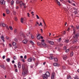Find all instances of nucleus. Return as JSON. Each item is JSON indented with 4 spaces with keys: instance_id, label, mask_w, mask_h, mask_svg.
<instances>
[{
    "instance_id": "f8f14e48",
    "label": "nucleus",
    "mask_w": 79,
    "mask_h": 79,
    "mask_svg": "<svg viewBox=\"0 0 79 79\" xmlns=\"http://www.w3.org/2000/svg\"><path fill=\"white\" fill-rule=\"evenodd\" d=\"M18 67L19 68H21V63L20 62H19L18 64Z\"/></svg>"
},
{
    "instance_id": "c03bdc74",
    "label": "nucleus",
    "mask_w": 79,
    "mask_h": 79,
    "mask_svg": "<svg viewBox=\"0 0 79 79\" xmlns=\"http://www.w3.org/2000/svg\"><path fill=\"white\" fill-rule=\"evenodd\" d=\"M72 5H73V6H76V4L74 3H72Z\"/></svg>"
},
{
    "instance_id": "1a4fd4ad",
    "label": "nucleus",
    "mask_w": 79,
    "mask_h": 79,
    "mask_svg": "<svg viewBox=\"0 0 79 79\" xmlns=\"http://www.w3.org/2000/svg\"><path fill=\"white\" fill-rule=\"evenodd\" d=\"M0 38L3 41V42H5V40H4V36H3V35H2L0 36Z\"/></svg>"
},
{
    "instance_id": "39448f33",
    "label": "nucleus",
    "mask_w": 79,
    "mask_h": 79,
    "mask_svg": "<svg viewBox=\"0 0 79 79\" xmlns=\"http://www.w3.org/2000/svg\"><path fill=\"white\" fill-rule=\"evenodd\" d=\"M41 44L43 45L44 47L46 48L47 47V45L45 43V40H41Z\"/></svg>"
},
{
    "instance_id": "f03ea898",
    "label": "nucleus",
    "mask_w": 79,
    "mask_h": 79,
    "mask_svg": "<svg viewBox=\"0 0 79 79\" xmlns=\"http://www.w3.org/2000/svg\"><path fill=\"white\" fill-rule=\"evenodd\" d=\"M16 3L17 4H18L19 3L20 4V8H22L23 7V6H25V5H26V4L24 3L23 2V1H21L19 2L18 1H16Z\"/></svg>"
},
{
    "instance_id": "412c9836",
    "label": "nucleus",
    "mask_w": 79,
    "mask_h": 79,
    "mask_svg": "<svg viewBox=\"0 0 79 79\" xmlns=\"http://www.w3.org/2000/svg\"><path fill=\"white\" fill-rule=\"evenodd\" d=\"M50 44H51V45H54V42L53 41H50Z\"/></svg>"
},
{
    "instance_id": "cd10ccee",
    "label": "nucleus",
    "mask_w": 79,
    "mask_h": 79,
    "mask_svg": "<svg viewBox=\"0 0 79 79\" xmlns=\"http://www.w3.org/2000/svg\"><path fill=\"white\" fill-rule=\"evenodd\" d=\"M21 21L22 23H23V18H21Z\"/></svg>"
},
{
    "instance_id": "393cba45",
    "label": "nucleus",
    "mask_w": 79,
    "mask_h": 79,
    "mask_svg": "<svg viewBox=\"0 0 79 79\" xmlns=\"http://www.w3.org/2000/svg\"><path fill=\"white\" fill-rule=\"evenodd\" d=\"M54 61L56 62H57V61H58V59H57V58H55Z\"/></svg>"
},
{
    "instance_id": "de8ad7c7",
    "label": "nucleus",
    "mask_w": 79,
    "mask_h": 79,
    "mask_svg": "<svg viewBox=\"0 0 79 79\" xmlns=\"http://www.w3.org/2000/svg\"><path fill=\"white\" fill-rule=\"evenodd\" d=\"M46 42H48V43H50V41L49 40H46Z\"/></svg>"
},
{
    "instance_id": "e2e57ef3",
    "label": "nucleus",
    "mask_w": 79,
    "mask_h": 79,
    "mask_svg": "<svg viewBox=\"0 0 79 79\" xmlns=\"http://www.w3.org/2000/svg\"><path fill=\"white\" fill-rule=\"evenodd\" d=\"M45 64H46V62H44V63H43V65H45Z\"/></svg>"
},
{
    "instance_id": "338daca9",
    "label": "nucleus",
    "mask_w": 79,
    "mask_h": 79,
    "mask_svg": "<svg viewBox=\"0 0 79 79\" xmlns=\"http://www.w3.org/2000/svg\"><path fill=\"white\" fill-rule=\"evenodd\" d=\"M16 9H18V8H19V7L17 6V7H16Z\"/></svg>"
},
{
    "instance_id": "9b49d317",
    "label": "nucleus",
    "mask_w": 79,
    "mask_h": 79,
    "mask_svg": "<svg viewBox=\"0 0 79 79\" xmlns=\"http://www.w3.org/2000/svg\"><path fill=\"white\" fill-rule=\"evenodd\" d=\"M50 60H53V55L52 54H50Z\"/></svg>"
},
{
    "instance_id": "bf43d9fd",
    "label": "nucleus",
    "mask_w": 79,
    "mask_h": 79,
    "mask_svg": "<svg viewBox=\"0 0 79 79\" xmlns=\"http://www.w3.org/2000/svg\"><path fill=\"white\" fill-rule=\"evenodd\" d=\"M12 63H15V60H13L12 61Z\"/></svg>"
},
{
    "instance_id": "f257e3e1",
    "label": "nucleus",
    "mask_w": 79,
    "mask_h": 79,
    "mask_svg": "<svg viewBox=\"0 0 79 79\" xmlns=\"http://www.w3.org/2000/svg\"><path fill=\"white\" fill-rule=\"evenodd\" d=\"M22 68L23 69L22 75L23 77L26 76V74H27L28 72V66L26 67V65L24 64H23L22 65Z\"/></svg>"
},
{
    "instance_id": "423d86ee",
    "label": "nucleus",
    "mask_w": 79,
    "mask_h": 79,
    "mask_svg": "<svg viewBox=\"0 0 79 79\" xmlns=\"http://www.w3.org/2000/svg\"><path fill=\"white\" fill-rule=\"evenodd\" d=\"M55 73H53L52 74L51 79H55Z\"/></svg>"
},
{
    "instance_id": "69168bd1",
    "label": "nucleus",
    "mask_w": 79,
    "mask_h": 79,
    "mask_svg": "<svg viewBox=\"0 0 79 79\" xmlns=\"http://www.w3.org/2000/svg\"><path fill=\"white\" fill-rule=\"evenodd\" d=\"M73 9L74 10H77V9H76V8H75V7H74L73 8Z\"/></svg>"
},
{
    "instance_id": "a18cd8bd",
    "label": "nucleus",
    "mask_w": 79,
    "mask_h": 79,
    "mask_svg": "<svg viewBox=\"0 0 79 79\" xmlns=\"http://www.w3.org/2000/svg\"><path fill=\"white\" fill-rule=\"evenodd\" d=\"M61 38H60L58 40V41L59 42H61Z\"/></svg>"
},
{
    "instance_id": "6ab92c4d",
    "label": "nucleus",
    "mask_w": 79,
    "mask_h": 79,
    "mask_svg": "<svg viewBox=\"0 0 79 79\" xmlns=\"http://www.w3.org/2000/svg\"><path fill=\"white\" fill-rule=\"evenodd\" d=\"M53 65L54 66H58V64L57 63H54Z\"/></svg>"
},
{
    "instance_id": "603ef678",
    "label": "nucleus",
    "mask_w": 79,
    "mask_h": 79,
    "mask_svg": "<svg viewBox=\"0 0 79 79\" xmlns=\"http://www.w3.org/2000/svg\"><path fill=\"white\" fill-rule=\"evenodd\" d=\"M63 45L62 44H60V46L61 47L63 46Z\"/></svg>"
},
{
    "instance_id": "49530a36",
    "label": "nucleus",
    "mask_w": 79,
    "mask_h": 79,
    "mask_svg": "<svg viewBox=\"0 0 79 79\" xmlns=\"http://www.w3.org/2000/svg\"><path fill=\"white\" fill-rule=\"evenodd\" d=\"M21 61H23V62H24L25 61L24 60V59H22Z\"/></svg>"
},
{
    "instance_id": "f3484780",
    "label": "nucleus",
    "mask_w": 79,
    "mask_h": 79,
    "mask_svg": "<svg viewBox=\"0 0 79 79\" xmlns=\"http://www.w3.org/2000/svg\"><path fill=\"white\" fill-rule=\"evenodd\" d=\"M77 42V39H75L73 41V44H76Z\"/></svg>"
},
{
    "instance_id": "6e6d98bb",
    "label": "nucleus",
    "mask_w": 79,
    "mask_h": 79,
    "mask_svg": "<svg viewBox=\"0 0 79 79\" xmlns=\"http://www.w3.org/2000/svg\"><path fill=\"white\" fill-rule=\"evenodd\" d=\"M40 24H39V26H42V23H40Z\"/></svg>"
},
{
    "instance_id": "72a5a7b5",
    "label": "nucleus",
    "mask_w": 79,
    "mask_h": 79,
    "mask_svg": "<svg viewBox=\"0 0 79 79\" xmlns=\"http://www.w3.org/2000/svg\"><path fill=\"white\" fill-rule=\"evenodd\" d=\"M37 44L38 45V46H40V43L38 42L37 43Z\"/></svg>"
},
{
    "instance_id": "58836bf2",
    "label": "nucleus",
    "mask_w": 79,
    "mask_h": 79,
    "mask_svg": "<svg viewBox=\"0 0 79 79\" xmlns=\"http://www.w3.org/2000/svg\"><path fill=\"white\" fill-rule=\"evenodd\" d=\"M76 28L77 29H79V26H76Z\"/></svg>"
},
{
    "instance_id": "09e8293b",
    "label": "nucleus",
    "mask_w": 79,
    "mask_h": 79,
    "mask_svg": "<svg viewBox=\"0 0 79 79\" xmlns=\"http://www.w3.org/2000/svg\"><path fill=\"white\" fill-rule=\"evenodd\" d=\"M15 32L16 33V32H17V30L16 29H15Z\"/></svg>"
},
{
    "instance_id": "7c9ffc66",
    "label": "nucleus",
    "mask_w": 79,
    "mask_h": 79,
    "mask_svg": "<svg viewBox=\"0 0 79 79\" xmlns=\"http://www.w3.org/2000/svg\"><path fill=\"white\" fill-rule=\"evenodd\" d=\"M13 3H14V1H12L11 2V5H13Z\"/></svg>"
},
{
    "instance_id": "680f3d73",
    "label": "nucleus",
    "mask_w": 79,
    "mask_h": 79,
    "mask_svg": "<svg viewBox=\"0 0 79 79\" xmlns=\"http://www.w3.org/2000/svg\"><path fill=\"white\" fill-rule=\"evenodd\" d=\"M3 16H5V13H3Z\"/></svg>"
},
{
    "instance_id": "37998d69",
    "label": "nucleus",
    "mask_w": 79,
    "mask_h": 79,
    "mask_svg": "<svg viewBox=\"0 0 79 79\" xmlns=\"http://www.w3.org/2000/svg\"><path fill=\"white\" fill-rule=\"evenodd\" d=\"M27 15L28 17H30V16H29V15H30L29 14V13H27Z\"/></svg>"
},
{
    "instance_id": "c9c22d12",
    "label": "nucleus",
    "mask_w": 79,
    "mask_h": 79,
    "mask_svg": "<svg viewBox=\"0 0 79 79\" xmlns=\"http://www.w3.org/2000/svg\"><path fill=\"white\" fill-rule=\"evenodd\" d=\"M14 40L15 42H18V39H17L16 38H15Z\"/></svg>"
},
{
    "instance_id": "7ed1b4c3",
    "label": "nucleus",
    "mask_w": 79,
    "mask_h": 79,
    "mask_svg": "<svg viewBox=\"0 0 79 79\" xmlns=\"http://www.w3.org/2000/svg\"><path fill=\"white\" fill-rule=\"evenodd\" d=\"M49 75H50V73L48 72H47L45 75H44L43 76V77L44 79H48V77H49Z\"/></svg>"
},
{
    "instance_id": "774afa93",
    "label": "nucleus",
    "mask_w": 79,
    "mask_h": 79,
    "mask_svg": "<svg viewBox=\"0 0 79 79\" xmlns=\"http://www.w3.org/2000/svg\"><path fill=\"white\" fill-rule=\"evenodd\" d=\"M20 58H23V56H20Z\"/></svg>"
},
{
    "instance_id": "0eeeda50",
    "label": "nucleus",
    "mask_w": 79,
    "mask_h": 79,
    "mask_svg": "<svg viewBox=\"0 0 79 79\" xmlns=\"http://www.w3.org/2000/svg\"><path fill=\"white\" fill-rule=\"evenodd\" d=\"M0 2L1 3V5H2V4L5 5V1L4 0H0Z\"/></svg>"
},
{
    "instance_id": "8fccbe9b",
    "label": "nucleus",
    "mask_w": 79,
    "mask_h": 79,
    "mask_svg": "<svg viewBox=\"0 0 79 79\" xmlns=\"http://www.w3.org/2000/svg\"><path fill=\"white\" fill-rule=\"evenodd\" d=\"M6 28H7V29H8V30H9V28H8V26H6Z\"/></svg>"
},
{
    "instance_id": "2f4dec72",
    "label": "nucleus",
    "mask_w": 79,
    "mask_h": 79,
    "mask_svg": "<svg viewBox=\"0 0 79 79\" xmlns=\"http://www.w3.org/2000/svg\"><path fill=\"white\" fill-rule=\"evenodd\" d=\"M69 51V49H68L66 50L65 52H66V53H68V52Z\"/></svg>"
},
{
    "instance_id": "a211bd4d",
    "label": "nucleus",
    "mask_w": 79,
    "mask_h": 79,
    "mask_svg": "<svg viewBox=\"0 0 79 79\" xmlns=\"http://www.w3.org/2000/svg\"><path fill=\"white\" fill-rule=\"evenodd\" d=\"M0 67L1 68H3V69H6V68L5 67V66H4V65H1Z\"/></svg>"
},
{
    "instance_id": "4be33fe9",
    "label": "nucleus",
    "mask_w": 79,
    "mask_h": 79,
    "mask_svg": "<svg viewBox=\"0 0 79 79\" xmlns=\"http://www.w3.org/2000/svg\"><path fill=\"white\" fill-rule=\"evenodd\" d=\"M12 44L13 45V46H16V43L15 42H13L12 43Z\"/></svg>"
},
{
    "instance_id": "a878e982",
    "label": "nucleus",
    "mask_w": 79,
    "mask_h": 79,
    "mask_svg": "<svg viewBox=\"0 0 79 79\" xmlns=\"http://www.w3.org/2000/svg\"><path fill=\"white\" fill-rule=\"evenodd\" d=\"M37 38L38 39V40H40V36H39V35H37Z\"/></svg>"
},
{
    "instance_id": "b1692460",
    "label": "nucleus",
    "mask_w": 79,
    "mask_h": 79,
    "mask_svg": "<svg viewBox=\"0 0 79 79\" xmlns=\"http://www.w3.org/2000/svg\"><path fill=\"white\" fill-rule=\"evenodd\" d=\"M14 60H15L17 59V57H16V56H15L13 57Z\"/></svg>"
},
{
    "instance_id": "dca6fc26",
    "label": "nucleus",
    "mask_w": 79,
    "mask_h": 79,
    "mask_svg": "<svg viewBox=\"0 0 79 79\" xmlns=\"http://www.w3.org/2000/svg\"><path fill=\"white\" fill-rule=\"evenodd\" d=\"M6 12L7 14H9L10 13V10H9L8 9H6Z\"/></svg>"
},
{
    "instance_id": "f704fd0d",
    "label": "nucleus",
    "mask_w": 79,
    "mask_h": 79,
    "mask_svg": "<svg viewBox=\"0 0 79 79\" xmlns=\"http://www.w3.org/2000/svg\"><path fill=\"white\" fill-rule=\"evenodd\" d=\"M2 26H3V27H5V23H2Z\"/></svg>"
},
{
    "instance_id": "bb28decb",
    "label": "nucleus",
    "mask_w": 79,
    "mask_h": 79,
    "mask_svg": "<svg viewBox=\"0 0 79 79\" xmlns=\"http://www.w3.org/2000/svg\"><path fill=\"white\" fill-rule=\"evenodd\" d=\"M6 60L7 62H8L10 61V58H8L6 59Z\"/></svg>"
},
{
    "instance_id": "79ce46f5",
    "label": "nucleus",
    "mask_w": 79,
    "mask_h": 79,
    "mask_svg": "<svg viewBox=\"0 0 79 79\" xmlns=\"http://www.w3.org/2000/svg\"><path fill=\"white\" fill-rule=\"evenodd\" d=\"M36 18H37V19H39V16H38V15H36Z\"/></svg>"
},
{
    "instance_id": "3c124183",
    "label": "nucleus",
    "mask_w": 79,
    "mask_h": 79,
    "mask_svg": "<svg viewBox=\"0 0 79 79\" xmlns=\"http://www.w3.org/2000/svg\"><path fill=\"white\" fill-rule=\"evenodd\" d=\"M2 58H3V59H5V56H2Z\"/></svg>"
},
{
    "instance_id": "e433bc0d",
    "label": "nucleus",
    "mask_w": 79,
    "mask_h": 79,
    "mask_svg": "<svg viewBox=\"0 0 79 79\" xmlns=\"http://www.w3.org/2000/svg\"><path fill=\"white\" fill-rule=\"evenodd\" d=\"M14 19L16 21H17V18H16V17H15L14 18Z\"/></svg>"
},
{
    "instance_id": "052dcab7",
    "label": "nucleus",
    "mask_w": 79,
    "mask_h": 79,
    "mask_svg": "<svg viewBox=\"0 0 79 79\" xmlns=\"http://www.w3.org/2000/svg\"><path fill=\"white\" fill-rule=\"evenodd\" d=\"M70 28H69V27L68 28V29H67V31H69L70 30Z\"/></svg>"
},
{
    "instance_id": "4468645a",
    "label": "nucleus",
    "mask_w": 79,
    "mask_h": 79,
    "mask_svg": "<svg viewBox=\"0 0 79 79\" xmlns=\"http://www.w3.org/2000/svg\"><path fill=\"white\" fill-rule=\"evenodd\" d=\"M27 61L29 62H31V61H32V58L31 57L30 58H29L28 59Z\"/></svg>"
},
{
    "instance_id": "c85d7f7f",
    "label": "nucleus",
    "mask_w": 79,
    "mask_h": 79,
    "mask_svg": "<svg viewBox=\"0 0 79 79\" xmlns=\"http://www.w3.org/2000/svg\"><path fill=\"white\" fill-rule=\"evenodd\" d=\"M30 43H31V44H32V45H34V42H33V41H31H31H30Z\"/></svg>"
},
{
    "instance_id": "4c0bfd02",
    "label": "nucleus",
    "mask_w": 79,
    "mask_h": 79,
    "mask_svg": "<svg viewBox=\"0 0 79 79\" xmlns=\"http://www.w3.org/2000/svg\"><path fill=\"white\" fill-rule=\"evenodd\" d=\"M31 39H34V36L33 35H32L31 36Z\"/></svg>"
},
{
    "instance_id": "5fc2aeb1",
    "label": "nucleus",
    "mask_w": 79,
    "mask_h": 79,
    "mask_svg": "<svg viewBox=\"0 0 79 79\" xmlns=\"http://www.w3.org/2000/svg\"><path fill=\"white\" fill-rule=\"evenodd\" d=\"M63 34H64V35L66 34V31H64Z\"/></svg>"
},
{
    "instance_id": "ddd939ff",
    "label": "nucleus",
    "mask_w": 79,
    "mask_h": 79,
    "mask_svg": "<svg viewBox=\"0 0 79 79\" xmlns=\"http://www.w3.org/2000/svg\"><path fill=\"white\" fill-rule=\"evenodd\" d=\"M56 2L59 6H61V4H60V2L58 1V0H56Z\"/></svg>"
},
{
    "instance_id": "a19ab883",
    "label": "nucleus",
    "mask_w": 79,
    "mask_h": 79,
    "mask_svg": "<svg viewBox=\"0 0 79 79\" xmlns=\"http://www.w3.org/2000/svg\"><path fill=\"white\" fill-rule=\"evenodd\" d=\"M66 48V46H64V50H66V48Z\"/></svg>"
},
{
    "instance_id": "ea45409f",
    "label": "nucleus",
    "mask_w": 79,
    "mask_h": 79,
    "mask_svg": "<svg viewBox=\"0 0 79 79\" xmlns=\"http://www.w3.org/2000/svg\"><path fill=\"white\" fill-rule=\"evenodd\" d=\"M74 13L75 15H76V14H77V11H74Z\"/></svg>"
},
{
    "instance_id": "2eb2a0df",
    "label": "nucleus",
    "mask_w": 79,
    "mask_h": 79,
    "mask_svg": "<svg viewBox=\"0 0 79 79\" xmlns=\"http://www.w3.org/2000/svg\"><path fill=\"white\" fill-rule=\"evenodd\" d=\"M20 35L21 36H22V37H24V38L26 37V36L24 35L23 33L22 32H21L20 33Z\"/></svg>"
},
{
    "instance_id": "5701e85b",
    "label": "nucleus",
    "mask_w": 79,
    "mask_h": 79,
    "mask_svg": "<svg viewBox=\"0 0 79 79\" xmlns=\"http://www.w3.org/2000/svg\"><path fill=\"white\" fill-rule=\"evenodd\" d=\"M73 52H72L70 53V56H73Z\"/></svg>"
},
{
    "instance_id": "c756f323",
    "label": "nucleus",
    "mask_w": 79,
    "mask_h": 79,
    "mask_svg": "<svg viewBox=\"0 0 79 79\" xmlns=\"http://www.w3.org/2000/svg\"><path fill=\"white\" fill-rule=\"evenodd\" d=\"M67 79H71V77L70 76H69V77H67Z\"/></svg>"
},
{
    "instance_id": "9d476101",
    "label": "nucleus",
    "mask_w": 79,
    "mask_h": 79,
    "mask_svg": "<svg viewBox=\"0 0 79 79\" xmlns=\"http://www.w3.org/2000/svg\"><path fill=\"white\" fill-rule=\"evenodd\" d=\"M68 58V57L66 55H64L63 56V59L64 60H66Z\"/></svg>"
},
{
    "instance_id": "6e6552de",
    "label": "nucleus",
    "mask_w": 79,
    "mask_h": 79,
    "mask_svg": "<svg viewBox=\"0 0 79 79\" xmlns=\"http://www.w3.org/2000/svg\"><path fill=\"white\" fill-rule=\"evenodd\" d=\"M28 42V40L27 39L24 40L22 41V42L24 44H27Z\"/></svg>"
},
{
    "instance_id": "473e14b6",
    "label": "nucleus",
    "mask_w": 79,
    "mask_h": 79,
    "mask_svg": "<svg viewBox=\"0 0 79 79\" xmlns=\"http://www.w3.org/2000/svg\"><path fill=\"white\" fill-rule=\"evenodd\" d=\"M9 28H10V30L12 31L13 30V28L11 26H9Z\"/></svg>"
},
{
    "instance_id": "13d9d810",
    "label": "nucleus",
    "mask_w": 79,
    "mask_h": 79,
    "mask_svg": "<svg viewBox=\"0 0 79 79\" xmlns=\"http://www.w3.org/2000/svg\"><path fill=\"white\" fill-rule=\"evenodd\" d=\"M6 39H9V38L8 36H6Z\"/></svg>"
},
{
    "instance_id": "20e7f679",
    "label": "nucleus",
    "mask_w": 79,
    "mask_h": 79,
    "mask_svg": "<svg viewBox=\"0 0 79 79\" xmlns=\"http://www.w3.org/2000/svg\"><path fill=\"white\" fill-rule=\"evenodd\" d=\"M73 34H74L73 35V37L75 39H77L79 37V33H77L76 34V30L75 29H73Z\"/></svg>"
},
{
    "instance_id": "4d7b16f0",
    "label": "nucleus",
    "mask_w": 79,
    "mask_h": 79,
    "mask_svg": "<svg viewBox=\"0 0 79 79\" xmlns=\"http://www.w3.org/2000/svg\"><path fill=\"white\" fill-rule=\"evenodd\" d=\"M62 68L63 69H65V66H63Z\"/></svg>"
},
{
    "instance_id": "864d4df0",
    "label": "nucleus",
    "mask_w": 79,
    "mask_h": 79,
    "mask_svg": "<svg viewBox=\"0 0 79 79\" xmlns=\"http://www.w3.org/2000/svg\"><path fill=\"white\" fill-rule=\"evenodd\" d=\"M27 58V56H26V55L25 56H24V58H25V59H26Z\"/></svg>"
},
{
    "instance_id": "0e129e2a",
    "label": "nucleus",
    "mask_w": 79,
    "mask_h": 79,
    "mask_svg": "<svg viewBox=\"0 0 79 79\" xmlns=\"http://www.w3.org/2000/svg\"><path fill=\"white\" fill-rule=\"evenodd\" d=\"M40 36V39H43V36Z\"/></svg>"
},
{
    "instance_id": "aec40b11",
    "label": "nucleus",
    "mask_w": 79,
    "mask_h": 79,
    "mask_svg": "<svg viewBox=\"0 0 79 79\" xmlns=\"http://www.w3.org/2000/svg\"><path fill=\"white\" fill-rule=\"evenodd\" d=\"M65 42V43H68L69 42V40L68 39H66Z\"/></svg>"
}]
</instances>
